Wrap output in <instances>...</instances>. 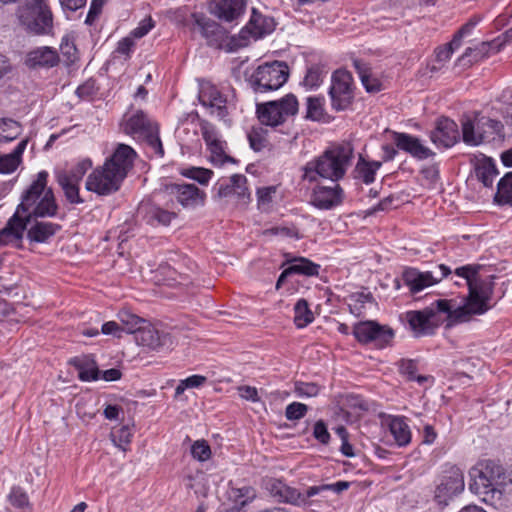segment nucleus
Listing matches in <instances>:
<instances>
[{
	"label": "nucleus",
	"mask_w": 512,
	"mask_h": 512,
	"mask_svg": "<svg viewBox=\"0 0 512 512\" xmlns=\"http://www.w3.org/2000/svg\"><path fill=\"white\" fill-rule=\"evenodd\" d=\"M478 264H468L455 269V274L466 280L468 295L458 301L449 299L460 323L470 320L473 315H482L492 308L494 276L481 277Z\"/></svg>",
	"instance_id": "nucleus-1"
},
{
	"label": "nucleus",
	"mask_w": 512,
	"mask_h": 512,
	"mask_svg": "<svg viewBox=\"0 0 512 512\" xmlns=\"http://www.w3.org/2000/svg\"><path fill=\"white\" fill-rule=\"evenodd\" d=\"M136 152L126 144H119L103 166L96 168L86 180V189L98 195L118 191L129 170L133 167Z\"/></svg>",
	"instance_id": "nucleus-2"
},
{
	"label": "nucleus",
	"mask_w": 512,
	"mask_h": 512,
	"mask_svg": "<svg viewBox=\"0 0 512 512\" xmlns=\"http://www.w3.org/2000/svg\"><path fill=\"white\" fill-rule=\"evenodd\" d=\"M353 147L350 143L333 145L320 156L306 163L302 179L310 183L324 178L337 182L344 177L353 158Z\"/></svg>",
	"instance_id": "nucleus-3"
},
{
	"label": "nucleus",
	"mask_w": 512,
	"mask_h": 512,
	"mask_svg": "<svg viewBox=\"0 0 512 512\" xmlns=\"http://www.w3.org/2000/svg\"><path fill=\"white\" fill-rule=\"evenodd\" d=\"M448 299H438L422 310H412L405 319L415 337L432 335L442 324L451 327L460 323Z\"/></svg>",
	"instance_id": "nucleus-4"
},
{
	"label": "nucleus",
	"mask_w": 512,
	"mask_h": 512,
	"mask_svg": "<svg viewBox=\"0 0 512 512\" xmlns=\"http://www.w3.org/2000/svg\"><path fill=\"white\" fill-rule=\"evenodd\" d=\"M47 178L46 171L39 172L16 207V211L28 219V223L34 218L54 217L58 212L54 193L51 188H46Z\"/></svg>",
	"instance_id": "nucleus-5"
},
{
	"label": "nucleus",
	"mask_w": 512,
	"mask_h": 512,
	"mask_svg": "<svg viewBox=\"0 0 512 512\" xmlns=\"http://www.w3.org/2000/svg\"><path fill=\"white\" fill-rule=\"evenodd\" d=\"M473 479L471 488L477 494L494 495L501 493L507 483V474L499 460L481 459L470 470Z\"/></svg>",
	"instance_id": "nucleus-6"
},
{
	"label": "nucleus",
	"mask_w": 512,
	"mask_h": 512,
	"mask_svg": "<svg viewBox=\"0 0 512 512\" xmlns=\"http://www.w3.org/2000/svg\"><path fill=\"white\" fill-rule=\"evenodd\" d=\"M16 16L27 31L36 35L50 34L53 29L52 12L45 0H23Z\"/></svg>",
	"instance_id": "nucleus-7"
},
{
	"label": "nucleus",
	"mask_w": 512,
	"mask_h": 512,
	"mask_svg": "<svg viewBox=\"0 0 512 512\" xmlns=\"http://www.w3.org/2000/svg\"><path fill=\"white\" fill-rule=\"evenodd\" d=\"M299 110L297 97L289 93L279 100L257 103L256 114L261 124L276 127L283 124L289 117L295 116Z\"/></svg>",
	"instance_id": "nucleus-8"
},
{
	"label": "nucleus",
	"mask_w": 512,
	"mask_h": 512,
	"mask_svg": "<svg viewBox=\"0 0 512 512\" xmlns=\"http://www.w3.org/2000/svg\"><path fill=\"white\" fill-rule=\"evenodd\" d=\"M289 77V67L285 62L274 61L257 67L250 78L255 92L264 93L282 87Z\"/></svg>",
	"instance_id": "nucleus-9"
},
{
	"label": "nucleus",
	"mask_w": 512,
	"mask_h": 512,
	"mask_svg": "<svg viewBox=\"0 0 512 512\" xmlns=\"http://www.w3.org/2000/svg\"><path fill=\"white\" fill-rule=\"evenodd\" d=\"M451 274V269L445 264L435 266L433 270L421 271L414 267L403 270L401 279L411 294H417L424 289L441 282Z\"/></svg>",
	"instance_id": "nucleus-10"
},
{
	"label": "nucleus",
	"mask_w": 512,
	"mask_h": 512,
	"mask_svg": "<svg viewBox=\"0 0 512 512\" xmlns=\"http://www.w3.org/2000/svg\"><path fill=\"white\" fill-rule=\"evenodd\" d=\"M353 335L362 344L372 343L376 348L382 349L391 344L394 331L376 321H363L355 324Z\"/></svg>",
	"instance_id": "nucleus-11"
},
{
	"label": "nucleus",
	"mask_w": 512,
	"mask_h": 512,
	"mask_svg": "<svg viewBox=\"0 0 512 512\" xmlns=\"http://www.w3.org/2000/svg\"><path fill=\"white\" fill-rule=\"evenodd\" d=\"M352 76L344 69L336 70L331 77L329 96L335 111L347 109L353 101Z\"/></svg>",
	"instance_id": "nucleus-12"
},
{
	"label": "nucleus",
	"mask_w": 512,
	"mask_h": 512,
	"mask_svg": "<svg viewBox=\"0 0 512 512\" xmlns=\"http://www.w3.org/2000/svg\"><path fill=\"white\" fill-rule=\"evenodd\" d=\"M192 30L198 31L210 47L221 49L227 43L228 31L203 13H193Z\"/></svg>",
	"instance_id": "nucleus-13"
},
{
	"label": "nucleus",
	"mask_w": 512,
	"mask_h": 512,
	"mask_svg": "<svg viewBox=\"0 0 512 512\" xmlns=\"http://www.w3.org/2000/svg\"><path fill=\"white\" fill-rule=\"evenodd\" d=\"M465 487L463 470L456 465H446L443 476L435 490V500L447 504L454 496L460 494Z\"/></svg>",
	"instance_id": "nucleus-14"
},
{
	"label": "nucleus",
	"mask_w": 512,
	"mask_h": 512,
	"mask_svg": "<svg viewBox=\"0 0 512 512\" xmlns=\"http://www.w3.org/2000/svg\"><path fill=\"white\" fill-rule=\"evenodd\" d=\"M28 226V219L21 216L19 211L8 219L5 226L0 229V248L12 246L17 249L23 247V238Z\"/></svg>",
	"instance_id": "nucleus-15"
},
{
	"label": "nucleus",
	"mask_w": 512,
	"mask_h": 512,
	"mask_svg": "<svg viewBox=\"0 0 512 512\" xmlns=\"http://www.w3.org/2000/svg\"><path fill=\"white\" fill-rule=\"evenodd\" d=\"M459 139L458 125L454 120L442 116L435 121L434 129L430 132V140L438 148H451Z\"/></svg>",
	"instance_id": "nucleus-16"
},
{
	"label": "nucleus",
	"mask_w": 512,
	"mask_h": 512,
	"mask_svg": "<svg viewBox=\"0 0 512 512\" xmlns=\"http://www.w3.org/2000/svg\"><path fill=\"white\" fill-rule=\"evenodd\" d=\"M344 191L339 184L316 185L311 192L310 204L320 210H331L342 204Z\"/></svg>",
	"instance_id": "nucleus-17"
},
{
	"label": "nucleus",
	"mask_w": 512,
	"mask_h": 512,
	"mask_svg": "<svg viewBox=\"0 0 512 512\" xmlns=\"http://www.w3.org/2000/svg\"><path fill=\"white\" fill-rule=\"evenodd\" d=\"M275 27L276 22L272 16L253 8L250 19L240 34L242 38H246V34H249L254 39H259L271 34Z\"/></svg>",
	"instance_id": "nucleus-18"
},
{
	"label": "nucleus",
	"mask_w": 512,
	"mask_h": 512,
	"mask_svg": "<svg viewBox=\"0 0 512 512\" xmlns=\"http://www.w3.org/2000/svg\"><path fill=\"white\" fill-rule=\"evenodd\" d=\"M217 194L221 198L234 197L243 204L248 203L250 193L247 188V178L242 174H234L228 180L218 182Z\"/></svg>",
	"instance_id": "nucleus-19"
},
{
	"label": "nucleus",
	"mask_w": 512,
	"mask_h": 512,
	"mask_svg": "<svg viewBox=\"0 0 512 512\" xmlns=\"http://www.w3.org/2000/svg\"><path fill=\"white\" fill-rule=\"evenodd\" d=\"M393 141L396 147L418 160H425L433 157L435 153L413 135L403 132H393Z\"/></svg>",
	"instance_id": "nucleus-20"
},
{
	"label": "nucleus",
	"mask_w": 512,
	"mask_h": 512,
	"mask_svg": "<svg viewBox=\"0 0 512 512\" xmlns=\"http://www.w3.org/2000/svg\"><path fill=\"white\" fill-rule=\"evenodd\" d=\"M269 491L279 502L295 506H309L311 504L309 498L312 496H308V489L302 494L296 488L290 487L280 480H273L270 483Z\"/></svg>",
	"instance_id": "nucleus-21"
},
{
	"label": "nucleus",
	"mask_w": 512,
	"mask_h": 512,
	"mask_svg": "<svg viewBox=\"0 0 512 512\" xmlns=\"http://www.w3.org/2000/svg\"><path fill=\"white\" fill-rule=\"evenodd\" d=\"M169 189L184 208H195L204 204L205 193L194 184H171Z\"/></svg>",
	"instance_id": "nucleus-22"
},
{
	"label": "nucleus",
	"mask_w": 512,
	"mask_h": 512,
	"mask_svg": "<svg viewBox=\"0 0 512 512\" xmlns=\"http://www.w3.org/2000/svg\"><path fill=\"white\" fill-rule=\"evenodd\" d=\"M28 225L26 237L31 243H46L61 230L60 224L43 220V218H34Z\"/></svg>",
	"instance_id": "nucleus-23"
},
{
	"label": "nucleus",
	"mask_w": 512,
	"mask_h": 512,
	"mask_svg": "<svg viewBox=\"0 0 512 512\" xmlns=\"http://www.w3.org/2000/svg\"><path fill=\"white\" fill-rule=\"evenodd\" d=\"M60 61L56 49L48 46L37 47L29 51L25 58V65L30 69L52 68Z\"/></svg>",
	"instance_id": "nucleus-24"
},
{
	"label": "nucleus",
	"mask_w": 512,
	"mask_h": 512,
	"mask_svg": "<svg viewBox=\"0 0 512 512\" xmlns=\"http://www.w3.org/2000/svg\"><path fill=\"white\" fill-rule=\"evenodd\" d=\"M199 100L202 105L211 108L212 113L216 111L219 117H224L226 115V98L211 82L206 81L201 83Z\"/></svg>",
	"instance_id": "nucleus-25"
},
{
	"label": "nucleus",
	"mask_w": 512,
	"mask_h": 512,
	"mask_svg": "<svg viewBox=\"0 0 512 512\" xmlns=\"http://www.w3.org/2000/svg\"><path fill=\"white\" fill-rule=\"evenodd\" d=\"M137 344L157 350L170 342V337L164 332L157 330L147 321L143 324L135 334Z\"/></svg>",
	"instance_id": "nucleus-26"
},
{
	"label": "nucleus",
	"mask_w": 512,
	"mask_h": 512,
	"mask_svg": "<svg viewBox=\"0 0 512 512\" xmlns=\"http://www.w3.org/2000/svg\"><path fill=\"white\" fill-rule=\"evenodd\" d=\"M383 424L387 425L395 443L405 447L411 442L412 434L409 425L403 416L381 415Z\"/></svg>",
	"instance_id": "nucleus-27"
},
{
	"label": "nucleus",
	"mask_w": 512,
	"mask_h": 512,
	"mask_svg": "<svg viewBox=\"0 0 512 512\" xmlns=\"http://www.w3.org/2000/svg\"><path fill=\"white\" fill-rule=\"evenodd\" d=\"M244 7L245 0H215L210 11L217 18L231 22L243 13Z\"/></svg>",
	"instance_id": "nucleus-28"
},
{
	"label": "nucleus",
	"mask_w": 512,
	"mask_h": 512,
	"mask_svg": "<svg viewBox=\"0 0 512 512\" xmlns=\"http://www.w3.org/2000/svg\"><path fill=\"white\" fill-rule=\"evenodd\" d=\"M143 220L153 227L168 226L177 217V214L154 204L142 205L139 209Z\"/></svg>",
	"instance_id": "nucleus-29"
},
{
	"label": "nucleus",
	"mask_w": 512,
	"mask_h": 512,
	"mask_svg": "<svg viewBox=\"0 0 512 512\" xmlns=\"http://www.w3.org/2000/svg\"><path fill=\"white\" fill-rule=\"evenodd\" d=\"M498 52V45L493 42H481L474 47L466 48L465 52L457 59V63L463 67H469L491 54Z\"/></svg>",
	"instance_id": "nucleus-30"
},
{
	"label": "nucleus",
	"mask_w": 512,
	"mask_h": 512,
	"mask_svg": "<svg viewBox=\"0 0 512 512\" xmlns=\"http://www.w3.org/2000/svg\"><path fill=\"white\" fill-rule=\"evenodd\" d=\"M69 364L78 371L81 381H95L99 378V369L96 361L89 355L77 356L69 360Z\"/></svg>",
	"instance_id": "nucleus-31"
},
{
	"label": "nucleus",
	"mask_w": 512,
	"mask_h": 512,
	"mask_svg": "<svg viewBox=\"0 0 512 512\" xmlns=\"http://www.w3.org/2000/svg\"><path fill=\"white\" fill-rule=\"evenodd\" d=\"M475 175L485 187H492L494 179L498 175L494 161L486 156L477 158L475 162Z\"/></svg>",
	"instance_id": "nucleus-32"
},
{
	"label": "nucleus",
	"mask_w": 512,
	"mask_h": 512,
	"mask_svg": "<svg viewBox=\"0 0 512 512\" xmlns=\"http://www.w3.org/2000/svg\"><path fill=\"white\" fill-rule=\"evenodd\" d=\"M382 166L380 161H368L362 155L359 156L358 162L354 168V178L369 185L375 181L377 171Z\"/></svg>",
	"instance_id": "nucleus-33"
},
{
	"label": "nucleus",
	"mask_w": 512,
	"mask_h": 512,
	"mask_svg": "<svg viewBox=\"0 0 512 512\" xmlns=\"http://www.w3.org/2000/svg\"><path fill=\"white\" fill-rule=\"evenodd\" d=\"M28 140H21L15 149L8 154L0 155V173L8 174L14 172L21 162V156L26 149Z\"/></svg>",
	"instance_id": "nucleus-34"
},
{
	"label": "nucleus",
	"mask_w": 512,
	"mask_h": 512,
	"mask_svg": "<svg viewBox=\"0 0 512 512\" xmlns=\"http://www.w3.org/2000/svg\"><path fill=\"white\" fill-rule=\"evenodd\" d=\"M156 125L152 124L143 111H137L126 122L125 130L132 135L144 136Z\"/></svg>",
	"instance_id": "nucleus-35"
},
{
	"label": "nucleus",
	"mask_w": 512,
	"mask_h": 512,
	"mask_svg": "<svg viewBox=\"0 0 512 512\" xmlns=\"http://www.w3.org/2000/svg\"><path fill=\"white\" fill-rule=\"evenodd\" d=\"M288 269L291 274H299L304 276H318L320 265L312 262L305 257H295L287 260Z\"/></svg>",
	"instance_id": "nucleus-36"
},
{
	"label": "nucleus",
	"mask_w": 512,
	"mask_h": 512,
	"mask_svg": "<svg viewBox=\"0 0 512 512\" xmlns=\"http://www.w3.org/2000/svg\"><path fill=\"white\" fill-rule=\"evenodd\" d=\"M57 181L68 202L71 204L83 203V199L79 195V181H73L71 177L66 176V172H60L57 175Z\"/></svg>",
	"instance_id": "nucleus-37"
},
{
	"label": "nucleus",
	"mask_w": 512,
	"mask_h": 512,
	"mask_svg": "<svg viewBox=\"0 0 512 512\" xmlns=\"http://www.w3.org/2000/svg\"><path fill=\"white\" fill-rule=\"evenodd\" d=\"M22 133L21 124L12 118H0V144L15 140Z\"/></svg>",
	"instance_id": "nucleus-38"
},
{
	"label": "nucleus",
	"mask_w": 512,
	"mask_h": 512,
	"mask_svg": "<svg viewBox=\"0 0 512 512\" xmlns=\"http://www.w3.org/2000/svg\"><path fill=\"white\" fill-rule=\"evenodd\" d=\"M494 201L500 205L512 206V172L500 179Z\"/></svg>",
	"instance_id": "nucleus-39"
},
{
	"label": "nucleus",
	"mask_w": 512,
	"mask_h": 512,
	"mask_svg": "<svg viewBox=\"0 0 512 512\" xmlns=\"http://www.w3.org/2000/svg\"><path fill=\"white\" fill-rule=\"evenodd\" d=\"M460 46L452 45V40L442 46H439L435 49V60L434 63L430 65L429 69L431 72H437L441 70L445 64L450 60L453 52L457 50Z\"/></svg>",
	"instance_id": "nucleus-40"
},
{
	"label": "nucleus",
	"mask_w": 512,
	"mask_h": 512,
	"mask_svg": "<svg viewBox=\"0 0 512 512\" xmlns=\"http://www.w3.org/2000/svg\"><path fill=\"white\" fill-rule=\"evenodd\" d=\"M314 320L313 312L310 310L305 299H299L294 306V323L298 328H304Z\"/></svg>",
	"instance_id": "nucleus-41"
},
{
	"label": "nucleus",
	"mask_w": 512,
	"mask_h": 512,
	"mask_svg": "<svg viewBox=\"0 0 512 512\" xmlns=\"http://www.w3.org/2000/svg\"><path fill=\"white\" fill-rule=\"evenodd\" d=\"M354 67L361 79V82L368 92H378L381 89V83L378 79L373 78L369 73L366 65L359 60L354 61Z\"/></svg>",
	"instance_id": "nucleus-42"
},
{
	"label": "nucleus",
	"mask_w": 512,
	"mask_h": 512,
	"mask_svg": "<svg viewBox=\"0 0 512 512\" xmlns=\"http://www.w3.org/2000/svg\"><path fill=\"white\" fill-rule=\"evenodd\" d=\"M324 103L323 96H310L306 99V118L318 121L324 116Z\"/></svg>",
	"instance_id": "nucleus-43"
},
{
	"label": "nucleus",
	"mask_w": 512,
	"mask_h": 512,
	"mask_svg": "<svg viewBox=\"0 0 512 512\" xmlns=\"http://www.w3.org/2000/svg\"><path fill=\"white\" fill-rule=\"evenodd\" d=\"M120 322L122 324V331L127 333L136 334V331L140 329V327L145 324L146 320L140 318L139 316L130 313L129 311H120L118 314Z\"/></svg>",
	"instance_id": "nucleus-44"
},
{
	"label": "nucleus",
	"mask_w": 512,
	"mask_h": 512,
	"mask_svg": "<svg viewBox=\"0 0 512 512\" xmlns=\"http://www.w3.org/2000/svg\"><path fill=\"white\" fill-rule=\"evenodd\" d=\"M327 71L320 65H312L307 69L303 79V85L308 89H315L320 86Z\"/></svg>",
	"instance_id": "nucleus-45"
},
{
	"label": "nucleus",
	"mask_w": 512,
	"mask_h": 512,
	"mask_svg": "<svg viewBox=\"0 0 512 512\" xmlns=\"http://www.w3.org/2000/svg\"><path fill=\"white\" fill-rule=\"evenodd\" d=\"M208 147L210 151V161L216 166H222L227 162H235V160L225 153V142L219 141Z\"/></svg>",
	"instance_id": "nucleus-46"
},
{
	"label": "nucleus",
	"mask_w": 512,
	"mask_h": 512,
	"mask_svg": "<svg viewBox=\"0 0 512 512\" xmlns=\"http://www.w3.org/2000/svg\"><path fill=\"white\" fill-rule=\"evenodd\" d=\"M462 138L464 143L471 146H477L483 142V135L476 132L475 125L472 120L467 119L462 122Z\"/></svg>",
	"instance_id": "nucleus-47"
},
{
	"label": "nucleus",
	"mask_w": 512,
	"mask_h": 512,
	"mask_svg": "<svg viewBox=\"0 0 512 512\" xmlns=\"http://www.w3.org/2000/svg\"><path fill=\"white\" fill-rule=\"evenodd\" d=\"M9 503L23 512H30L29 497L20 487H13L8 495Z\"/></svg>",
	"instance_id": "nucleus-48"
},
{
	"label": "nucleus",
	"mask_w": 512,
	"mask_h": 512,
	"mask_svg": "<svg viewBox=\"0 0 512 512\" xmlns=\"http://www.w3.org/2000/svg\"><path fill=\"white\" fill-rule=\"evenodd\" d=\"M417 362L412 359H402L399 362V371L402 375L406 376L410 381H417L422 384L427 381L426 376L416 375L417 372Z\"/></svg>",
	"instance_id": "nucleus-49"
},
{
	"label": "nucleus",
	"mask_w": 512,
	"mask_h": 512,
	"mask_svg": "<svg viewBox=\"0 0 512 512\" xmlns=\"http://www.w3.org/2000/svg\"><path fill=\"white\" fill-rule=\"evenodd\" d=\"M248 141L254 151H262L268 145L267 131L262 127H253L248 133Z\"/></svg>",
	"instance_id": "nucleus-50"
},
{
	"label": "nucleus",
	"mask_w": 512,
	"mask_h": 512,
	"mask_svg": "<svg viewBox=\"0 0 512 512\" xmlns=\"http://www.w3.org/2000/svg\"><path fill=\"white\" fill-rule=\"evenodd\" d=\"M192 457L200 462H205L211 458L212 451L206 440H196L190 449Z\"/></svg>",
	"instance_id": "nucleus-51"
},
{
	"label": "nucleus",
	"mask_w": 512,
	"mask_h": 512,
	"mask_svg": "<svg viewBox=\"0 0 512 512\" xmlns=\"http://www.w3.org/2000/svg\"><path fill=\"white\" fill-rule=\"evenodd\" d=\"M350 487V483L347 481H338L333 484H322L318 486H311L308 488V496H316L324 491H333L341 493Z\"/></svg>",
	"instance_id": "nucleus-52"
},
{
	"label": "nucleus",
	"mask_w": 512,
	"mask_h": 512,
	"mask_svg": "<svg viewBox=\"0 0 512 512\" xmlns=\"http://www.w3.org/2000/svg\"><path fill=\"white\" fill-rule=\"evenodd\" d=\"M320 390L321 387L314 382L297 381L294 384V392L299 397H315Z\"/></svg>",
	"instance_id": "nucleus-53"
},
{
	"label": "nucleus",
	"mask_w": 512,
	"mask_h": 512,
	"mask_svg": "<svg viewBox=\"0 0 512 512\" xmlns=\"http://www.w3.org/2000/svg\"><path fill=\"white\" fill-rule=\"evenodd\" d=\"M212 174L213 172L211 170L200 167L188 168L182 172L183 176L193 179L200 184H207Z\"/></svg>",
	"instance_id": "nucleus-54"
},
{
	"label": "nucleus",
	"mask_w": 512,
	"mask_h": 512,
	"mask_svg": "<svg viewBox=\"0 0 512 512\" xmlns=\"http://www.w3.org/2000/svg\"><path fill=\"white\" fill-rule=\"evenodd\" d=\"M199 125L202 137L207 146L221 141L218 136V132L213 124L201 119Z\"/></svg>",
	"instance_id": "nucleus-55"
},
{
	"label": "nucleus",
	"mask_w": 512,
	"mask_h": 512,
	"mask_svg": "<svg viewBox=\"0 0 512 512\" xmlns=\"http://www.w3.org/2000/svg\"><path fill=\"white\" fill-rule=\"evenodd\" d=\"M113 443L121 450L126 451V446L131 442L132 432L128 426H122L111 434Z\"/></svg>",
	"instance_id": "nucleus-56"
},
{
	"label": "nucleus",
	"mask_w": 512,
	"mask_h": 512,
	"mask_svg": "<svg viewBox=\"0 0 512 512\" xmlns=\"http://www.w3.org/2000/svg\"><path fill=\"white\" fill-rule=\"evenodd\" d=\"M308 412V406L300 402H292L285 409V417L290 421L302 419Z\"/></svg>",
	"instance_id": "nucleus-57"
},
{
	"label": "nucleus",
	"mask_w": 512,
	"mask_h": 512,
	"mask_svg": "<svg viewBox=\"0 0 512 512\" xmlns=\"http://www.w3.org/2000/svg\"><path fill=\"white\" fill-rule=\"evenodd\" d=\"M143 137H144L145 141L147 142V144L153 149V151L156 154H158L159 156L164 155V149H163L160 137H159L157 126H155L153 129H151L149 132H147Z\"/></svg>",
	"instance_id": "nucleus-58"
},
{
	"label": "nucleus",
	"mask_w": 512,
	"mask_h": 512,
	"mask_svg": "<svg viewBox=\"0 0 512 512\" xmlns=\"http://www.w3.org/2000/svg\"><path fill=\"white\" fill-rule=\"evenodd\" d=\"M478 21L479 20L474 17L471 18L467 23L462 25L460 29L454 34L452 38V45L461 46L462 39L471 34L472 30L478 24Z\"/></svg>",
	"instance_id": "nucleus-59"
},
{
	"label": "nucleus",
	"mask_w": 512,
	"mask_h": 512,
	"mask_svg": "<svg viewBox=\"0 0 512 512\" xmlns=\"http://www.w3.org/2000/svg\"><path fill=\"white\" fill-rule=\"evenodd\" d=\"M91 167L92 161L90 159H83L79 161L69 172H66V176L71 177L73 181L80 182Z\"/></svg>",
	"instance_id": "nucleus-60"
},
{
	"label": "nucleus",
	"mask_w": 512,
	"mask_h": 512,
	"mask_svg": "<svg viewBox=\"0 0 512 512\" xmlns=\"http://www.w3.org/2000/svg\"><path fill=\"white\" fill-rule=\"evenodd\" d=\"M155 26L154 20L149 16L143 19L139 25L130 32V36L134 39H141L147 35Z\"/></svg>",
	"instance_id": "nucleus-61"
},
{
	"label": "nucleus",
	"mask_w": 512,
	"mask_h": 512,
	"mask_svg": "<svg viewBox=\"0 0 512 512\" xmlns=\"http://www.w3.org/2000/svg\"><path fill=\"white\" fill-rule=\"evenodd\" d=\"M277 191L276 186H266L257 189V202L258 206L269 205Z\"/></svg>",
	"instance_id": "nucleus-62"
},
{
	"label": "nucleus",
	"mask_w": 512,
	"mask_h": 512,
	"mask_svg": "<svg viewBox=\"0 0 512 512\" xmlns=\"http://www.w3.org/2000/svg\"><path fill=\"white\" fill-rule=\"evenodd\" d=\"M313 436L322 444H327L330 440V434L323 420H318L314 424Z\"/></svg>",
	"instance_id": "nucleus-63"
},
{
	"label": "nucleus",
	"mask_w": 512,
	"mask_h": 512,
	"mask_svg": "<svg viewBox=\"0 0 512 512\" xmlns=\"http://www.w3.org/2000/svg\"><path fill=\"white\" fill-rule=\"evenodd\" d=\"M235 497L238 499V505L244 507L255 498V491L251 487H242L235 490Z\"/></svg>",
	"instance_id": "nucleus-64"
}]
</instances>
